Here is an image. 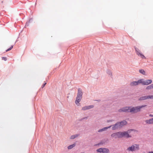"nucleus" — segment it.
<instances>
[{
    "label": "nucleus",
    "instance_id": "f257e3e1",
    "mask_svg": "<svg viewBox=\"0 0 153 153\" xmlns=\"http://www.w3.org/2000/svg\"><path fill=\"white\" fill-rule=\"evenodd\" d=\"M127 124V122L123 120L120 122H117L114 125L111 126L112 129L115 130L118 128H120Z\"/></svg>",
    "mask_w": 153,
    "mask_h": 153
},
{
    "label": "nucleus",
    "instance_id": "f03ea898",
    "mask_svg": "<svg viewBox=\"0 0 153 153\" xmlns=\"http://www.w3.org/2000/svg\"><path fill=\"white\" fill-rule=\"evenodd\" d=\"M82 93L81 89L79 88L78 91V94L75 101V103L77 105H79V102L81 101L82 98Z\"/></svg>",
    "mask_w": 153,
    "mask_h": 153
},
{
    "label": "nucleus",
    "instance_id": "7ed1b4c3",
    "mask_svg": "<svg viewBox=\"0 0 153 153\" xmlns=\"http://www.w3.org/2000/svg\"><path fill=\"white\" fill-rule=\"evenodd\" d=\"M133 131V130H129L127 131L120 132L121 137H125L128 138L131 137V136L129 134L131 131Z\"/></svg>",
    "mask_w": 153,
    "mask_h": 153
},
{
    "label": "nucleus",
    "instance_id": "20e7f679",
    "mask_svg": "<svg viewBox=\"0 0 153 153\" xmlns=\"http://www.w3.org/2000/svg\"><path fill=\"white\" fill-rule=\"evenodd\" d=\"M129 111L130 112L132 113H136L140 111L139 108L138 106H137L133 107H129Z\"/></svg>",
    "mask_w": 153,
    "mask_h": 153
},
{
    "label": "nucleus",
    "instance_id": "39448f33",
    "mask_svg": "<svg viewBox=\"0 0 153 153\" xmlns=\"http://www.w3.org/2000/svg\"><path fill=\"white\" fill-rule=\"evenodd\" d=\"M97 152L100 153H109V150L105 148H100L97 150Z\"/></svg>",
    "mask_w": 153,
    "mask_h": 153
},
{
    "label": "nucleus",
    "instance_id": "423d86ee",
    "mask_svg": "<svg viewBox=\"0 0 153 153\" xmlns=\"http://www.w3.org/2000/svg\"><path fill=\"white\" fill-rule=\"evenodd\" d=\"M139 149V146L137 145H134L132 146L131 147H128V150L129 151H133L137 150H138Z\"/></svg>",
    "mask_w": 153,
    "mask_h": 153
},
{
    "label": "nucleus",
    "instance_id": "0eeeda50",
    "mask_svg": "<svg viewBox=\"0 0 153 153\" xmlns=\"http://www.w3.org/2000/svg\"><path fill=\"white\" fill-rule=\"evenodd\" d=\"M111 137L115 138H121L120 132H118L112 134L111 135Z\"/></svg>",
    "mask_w": 153,
    "mask_h": 153
},
{
    "label": "nucleus",
    "instance_id": "6e6552de",
    "mask_svg": "<svg viewBox=\"0 0 153 153\" xmlns=\"http://www.w3.org/2000/svg\"><path fill=\"white\" fill-rule=\"evenodd\" d=\"M129 107H126L123 108L119 110L118 111L120 112H129Z\"/></svg>",
    "mask_w": 153,
    "mask_h": 153
},
{
    "label": "nucleus",
    "instance_id": "1a4fd4ad",
    "mask_svg": "<svg viewBox=\"0 0 153 153\" xmlns=\"http://www.w3.org/2000/svg\"><path fill=\"white\" fill-rule=\"evenodd\" d=\"M136 52L137 55L140 56L142 59H146L145 57L140 52L138 48H135Z\"/></svg>",
    "mask_w": 153,
    "mask_h": 153
},
{
    "label": "nucleus",
    "instance_id": "9d476101",
    "mask_svg": "<svg viewBox=\"0 0 153 153\" xmlns=\"http://www.w3.org/2000/svg\"><path fill=\"white\" fill-rule=\"evenodd\" d=\"M152 82L151 79H148L146 81L143 80V85H148L151 84Z\"/></svg>",
    "mask_w": 153,
    "mask_h": 153
},
{
    "label": "nucleus",
    "instance_id": "9b49d317",
    "mask_svg": "<svg viewBox=\"0 0 153 153\" xmlns=\"http://www.w3.org/2000/svg\"><path fill=\"white\" fill-rule=\"evenodd\" d=\"M146 123L147 124H153V118L149 120H147L145 121Z\"/></svg>",
    "mask_w": 153,
    "mask_h": 153
},
{
    "label": "nucleus",
    "instance_id": "f8f14e48",
    "mask_svg": "<svg viewBox=\"0 0 153 153\" xmlns=\"http://www.w3.org/2000/svg\"><path fill=\"white\" fill-rule=\"evenodd\" d=\"M148 99V96H145L140 97L139 100H142Z\"/></svg>",
    "mask_w": 153,
    "mask_h": 153
},
{
    "label": "nucleus",
    "instance_id": "ddd939ff",
    "mask_svg": "<svg viewBox=\"0 0 153 153\" xmlns=\"http://www.w3.org/2000/svg\"><path fill=\"white\" fill-rule=\"evenodd\" d=\"M111 127V126H109L108 127H105V128H102V129H100V130H99L98 132H102V131H103L105 130H106L107 129H108V128H110Z\"/></svg>",
    "mask_w": 153,
    "mask_h": 153
},
{
    "label": "nucleus",
    "instance_id": "4468645a",
    "mask_svg": "<svg viewBox=\"0 0 153 153\" xmlns=\"http://www.w3.org/2000/svg\"><path fill=\"white\" fill-rule=\"evenodd\" d=\"M136 82L137 83V85L140 83L143 85V79L138 80L137 81H136Z\"/></svg>",
    "mask_w": 153,
    "mask_h": 153
},
{
    "label": "nucleus",
    "instance_id": "2eb2a0df",
    "mask_svg": "<svg viewBox=\"0 0 153 153\" xmlns=\"http://www.w3.org/2000/svg\"><path fill=\"white\" fill-rule=\"evenodd\" d=\"M137 85V83L136 82V81L132 82L130 83V85L131 86H136Z\"/></svg>",
    "mask_w": 153,
    "mask_h": 153
},
{
    "label": "nucleus",
    "instance_id": "dca6fc26",
    "mask_svg": "<svg viewBox=\"0 0 153 153\" xmlns=\"http://www.w3.org/2000/svg\"><path fill=\"white\" fill-rule=\"evenodd\" d=\"M79 136V134H75L74 135H72L70 137V139H75L76 137H77Z\"/></svg>",
    "mask_w": 153,
    "mask_h": 153
},
{
    "label": "nucleus",
    "instance_id": "f3484780",
    "mask_svg": "<svg viewBox=\"0 0 153 153\" xmlns=\"http://www.w3.org/2000/svg\"><path fill=\"white\" fill-rule=\"evenodd\" d=\"M153 88V84L148 86L146 88L147 90H149Z\"/></svg>",
    "mask_w": 153,
    "mask_h": 153
},
{
    "label": "nucleus",
    "instance_id": "a211bd4d",
    "mask_svg": "<svg viewBox=\"0 0 153 153\" xmlns=\"http://www.w3.org/2000/svg\"><path fill=\"white\" fill-rule=\"evenodd\" d=\"M76 145V143H74L73 144L70 145L68 147V149H70L74 147Z\"/></svg>",
    "mask_w": 153,
    "mask_h": 153
},
{
    "label": "nucleus",
    "instance_id": "6ab92c4d",
    "mask_svg": "<svg viewBox=\"0 0 153 153\" xmlns=\"http://www.w3.org/2000/svg\"><path fill=\"white\" fill-rule=\"evenodd\" d=\"M139 71L140 73L142 74L143 75H145L146 72L143 70L141 69L139 70Z\"/></svg>",
    "mask_w": 153,
    "mask_h": 153
},
{
    "label": "nucleus",
    "instance_id": "aec40b11",
    "mask_svg": "<svg viewBox=\"0 0 153 153\" xmlns=\"http://www.w3.org/2000/svg\"><path fill=\"white\" fill-rule=\"evenodd\" d=\"M88 109V107L87 106H85L82 108V110H86Z\"/></svg>",
    "mask_w": 153,
    "mask_h": 153
},
{
    "label": "nucleus",
    "instance_id": "412c9836",
    "mask_svg": "<svg viewBox=\"0 0 153 153\" xmlns=\"http://www.w3.org/2000/svg\"><path fill=\"white\" fill-rule=\"evenodd\" d=\"M146 106V105H142V106H138V108H139L140 111L141 108H143L144 107H145Z\"/></svg>",
    "mask_w": 153,
    "mask_h": 153
},
{
    "label": "nucleus",
    "instance_id": "4be33fe9",
    "mask_svg": "<svg viewBox=\"0 0 153 153\" xmlns=\"http://www.w3.org/2000/svg\"><path fill=\"white\" fill-rule=\"evenodd\" d=\"M13 45H11L10 48H9V49H7V50H6V52H7V51L11 50L13 48Z\"/></svg>",
    "mask_w": 153,
    "mask_h": 153
},
{
    "label": "nucleus",
    "instance_id": "5701e85b",
    "mask_svg": "<svg viewBox=\"0 0 153 153\" xmlns=\"http://www.w3.org/2000/svg\"><path fill=\"white\" fill-rule=\"evenodd\" d=\"M88 107V109L92 108L94 107V106L93 105H90L87 106Z\"/></svg>",
    "mask_w": 153,
    "mask_h": 153
},
{
    "label": "nucleus",
    "instance_id": "b1692460",
    "mask_svg": "<svg viewBox=\"0 0 153 153\" xmlns=\"http://www.w3.org/2000/svg\"><path fill=\"white\" fill-rule=\"evenodd\" d=\"M148 99H153V95H148Z\"/></svg>",
    "mask_w": 153,
    "mask_h": 153
},
{
    "label": "nucleus",
    "instance_id": "393cba45",
    "mask_svg": "<svg viewBox=\"0 0 153 153\" xmlns=\"http://www.w3.org/2000/svg\"><path fill=\"white\" fill-rule=\"evenodd\" d=\"M45 82V83L42 85V88H44L45 87V85H46V84L47 83L45 82Z\"/></svg>",
    "mask_w": 153,
    "mask_h": 153
},
{
    "label": "nucleus",
    "instance_id": "a878e982",
    "mask_svg": "<svg viewBox=\"0 0 153 153\" xmlns=\"http://www.w3.org/2000/svg\"><path fill=\"white\" fill-rule=\"evenodd\" d=\"M2 59L4 61H6L7 60V58L6 57H2Z\"/></svg>",
    "mask_w": 153,
    "mask_h": 153
},
{
    "label": "nucleus",
    "instance_id": "bb28decb",
    "mask_svg": "<svg viewBox=\"0 0 153 153\" xmlns=\"http://www.w3.org/2000/svg\"><path fill=\"white\" fill-rule=\"evenodd\" d=\"M149 116L150 117H153V115L151 114H149Z\"/></svg>",
    "mask_w": 153,
    "mask_h": 153
},
{
    "label": "nucleus",
    "instance_id": "cd10ccee",
    "mask_svg": "<svg viewBox=\"0 0 153 153\" xmlns=\"http://www.w3.org/2000/svg\"><path fill=\"white\" fill-rule=\"evenodd\" d=\"M112 121V120H107V122L108 123H109V122H111Z\"/></svg>",
    "mask_w": 153,
    "mask_h": 153
},
{
    "label": "nucleus",
    "instance_id": "c85d7f7f",
    "mask_svg": "<svg viewBox=\"0 0 153 153\" xmlns=\"http://www.w3.org/2000/svg\"><path fill=\"white\" fill-rule=\"evenodd\" d=\"M148 153H153V152H149Z\"/></svg>",
    "mask_w": 153,
    "mask_h": 153
}]
</instances>
